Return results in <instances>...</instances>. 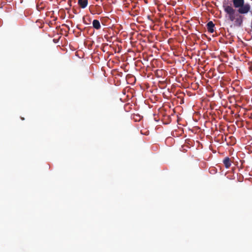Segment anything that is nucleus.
Returning a JSON list of instances; mask_svg holds the SVG:
<instances>
[{
  "instance_id": "nucleus-1",
  "label": "nucleus",
  "mask_w": 252,
  "mask_h": 252,
  "mask_svg": "<svg viewBox=\"0 0 252 252\" xmlns=\"http://www.w3.org/2000/svg\"><path fill=\"white\" fill-rule=\"evenodd\" d=\"M233 6L235 8H238V12L241 14H247L250 10L251 5L245 3L244 0H232Z\"/></svg>"
},
{
  "instance_id": "nucleus-2",
  "label": "nucleus",
  "mask_w": 252,
  "mask_h": 252,
  "mask_svg": "<svg viewBox=\"0 0 252 252\" xmlns=\"http://www.w3.org/2000/svg\"><path fill=\"white\" fill-rule=\"evenodd\" d=\"M222 6L224 12L228 15V19L231 22L234 21L238 14V10L236 11L231 5L227 4H223Z\"/></svg>"
},
{
  "instance_id": "nucleus-3",
  "label": "nucleus",
  "mask_w": 252,
  "mask_h": 252,
  "mask_svg": "<svg viewBox=\"0 0 252 252\" xmlns=\"http://www.w3.org/2000/svg\"><path fill=\"white\" fill-rule=\"evenodd\" d=\"M243 17L238 13V15L235 17L234 20L235 24L236 26L240 27L242 26L243 22Z\"/></svg>"
},
{
  "instance_id": "nucleus-4",
  "label": "nucleus",
  "mask_w": 252,
  "mask_h": 252,
  "mask_svg": "<svg viewBox=\"0 0 252 252\" xmlns=\"http://www.w3.org/2000/svg\"><path fill=\"white\" fill-rule=\"evenodd\" d=\"M215 27V24L212 21H209L207 24V28L208 32L210 33H213L214 32V28Z\"/></svg>"
},
{
  "instance_id": "nucleus-5",
  "label": "nucleus",
  "mask_w": 252,
  "mask_h": 252,
  "mask_svg": "<svg viewBox=\"0 0 252 252\" xmlns=\"http://www.w3.org/2000/svg\"><path fill=\"white\" fill-rule=\"evenodd\" d=\"M223 163L226 168H228L231 165L230 159L228 157H225L223 160Z\"/></svg>"
},
{
  "instance_id": "nucleus-6",
  "label": "nucleus",
  "mask_w": 252,
  "mask_h": 252,
  "mask_svg": "<svg viewBox=\"0 0 252 252\" xmlns=\"http://www.w3.org/2000/svg\"><path fill=\"white\" fill-rule=\"evenodd\" d=\"M88 0H78V5L82 8H86L88 5Z\"/></svg>"
},
{
  "instance_id": "nucleus-7",
  "label": "nucleus",
  "mask_w": 252,
  "mask_h": 252,
  "mask_svg": "<svg viewBox=\"0 0 252 252\" xmlns=\"http://www.w3.org/2000/svg\"><path fill=\"white\" fill-rule=\"evenodd\" d=\"M92 24L93 28L97 30L101 28L100 22L98 20H94Z\"/></svg>"
},
{
  "instance_id": "nucleus-8",
  "label": "nucleus",
  "mask_w": 252,
  "mask_h": 252,
  "mask_svg": "<svg viewBox=\"0 0 252 252\" xmlns=\"http://www.w3.org/2000/svg\"><path fill=\"white\" fill-rule=\"evenodd\" d=\"M83 21H84V23L86 25H89L91 23L90 19H89V22H87L84 19L83 20Z\"/></svg>"
}]
</instances>
